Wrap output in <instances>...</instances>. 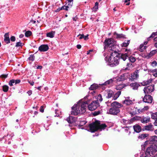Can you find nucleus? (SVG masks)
Returning <instances> with one entry per match:
<instances>
[{"label": "nucleus", "mask_w": 157, "mask_h": 157, "mask_svg": "<svg viewBox=\"0 0 157 157\" xmlns=\"http://www.w3.org/2000/svg\"><path fill=\"white\" fill-rule=\"evenodd\" d=\"M113 39L109 38L105 40L104 43L105 46L104 48L105 49L108 48H110L112 46L113 44Z\"/></svg>", "instance_id": "6e6552de"}, {"label": "nucleus", "mask_w": 157, "mask_h": 157, "mask_svg": "<svg viewBox=\"0 0 157 157\" xmlns=\"http://www.w3.org/2000/svg\"><path fill=\"white\" fill-rule=\"evenodd\" d=\"M117 53L111 54L110 56L108 58L107 57L105 58V60L107 64L111 67H113L118 65L119 63V57Z\"/></svg>", "instance_id": "f03ea898"}, {"label": "nucleus", "mask_w": 157, "mask_h": 157, "mask_svg": "<svg viewBox=\"0 0 157 157\" xmlns=\"http://www.w3.org/2000/svg\"><path fill=\"white\" fill-rule=\"evenodd\" d=\"M129 61L132 63H134L136 60V58L134 56H131L129 57Z\"/></svg>", "instance_id": "e433bc0d"}, {"label": "nucleus", "mask_w": 157, "mask_h": 157, "mask_svg": "<svg viewBox=\"0 0 157 157\" xmlns=\"http://www.w3.org/2000/svg\"><path fill=\"white\" fill-rule=\"evenodd\" d=\"M49 48L47 45H42L39 48V50L41 52H45L47 51Z\"/></svg>", "instance_id": "4468645a"}, {"label": "nucleus", "mask_w": 157, "mask_h": 157, "mask_svg": "<svg viewBox=\"0 0 157 157\" xmlns=\"http://www.w3.org/2000/svg\"><path fill=\"white\" fill-rule=\"evenodd\" d=\"M99 105L98 100L94 101L88 105V108L90 110L93 111L96 109Z\"/></svg>", "instance_id": "0eeeda50"}, {"label": "nucleus", "mask_w": 157, "mask_h": 157, "mask_svg": "<svg viewBox=\"0 0 157 157\" xmlns=\"http://www.w3.org/2000/svg\"><path fill=\"white\" fill-rule=\"evenodd\" d=\"M15 83V80L12 79L10 80L9 84L10 86H12L13 85V83Z\"/></svg>", "instance_id": "a19ab883"}, {"label": "nucleus", "mask_w": 157, "mask_h": 157, "mask_svg": "<svg viewBox=\"0 0 157 157\" xmlns=\"http://www.w3.org/2000/svg\"><path fill=\"white\" fill-rule=\"evenodd\" d=\"M137 112H138L139 113H142L143 112H144V110H143V109H138Z\"/></svg>", "instance_id": "bf43d9fd"}, {"label": "nucleus", "mask_w": 157, "mask_h": 157, "mask_svg": "<svg viewBox=\"0 0 157 157\" xmlns=\"http://www.w3.org/2000/svg\"><path fill=\"white\" fill-rule=\"evenodd\" d=\"M87 102L84 99L79 101L76 104L72 107L71 113L72 115H77L79 114L83 113L86 111Z\"/></svg>", "instance_id": "f257e3e1"}, {"label": "nucleus", "mask_w": 157, "mask_h": 157, "mask_svg": "<svg viewBox=\"0 0 157 157\" xmlns=\"http://www.w3.org/2000/svg\"><path fill=\"white\" fill-rule=\"evenodd\" d=\"M150 144H155V143L157 141V136H153L150 138L149 140Z\"/></svg>", "instance_id": "dca6fc26"}, {"label": "nucleus", "mask_w": 157, "mask_h": 157, "mask_svg": "<svg viewBox=\"0 0 157 157\" xmlns=\"http://www.w3.org/2000/svg\"><path fill=\"white\" fill-rule=\"evenodd\" d=\"M157 52V50H153L151 51L149 55L150 56H152L154 55L155 53H156Z\"/></svg>", "instance_id": "c03bdc74"}, {"label": "nucleus", "mask_w": 157, "mask_h": 157, "mask_svg": "<svg viewBox=\"0 0 157 157\" xmlns=\"http://www.w3.org/2000/svg\"><path fill=\"white\" fill-rule=\"evenodd\" d=\"M106 127L105 124H100V123L98 121H96L89 124V131L91 132H94L98 129L101 130L104 129Z\"/></svg>", "instance_id": "20e7f679"}, {"label": "nucleus", "mask_w": 157, "mask_h": 157, "mask_svg": "<svg viewBox=\"0 0 157 157\" xmlns=\"http://www.w3.org/2000/svg\"><path fill=\"white\" fill-rule=\"evenodd\" d=\"M124 76V75H123L121 76V78L120 77H117L116 78H113L112 79H110L107 81H106L103 84V85L107 86L109 85V86L111 85L112 84V83L113 81H122L124 79V78H121L122 77Z\"/></svg>", "instance_id": "423d86ee"}, {"label": "nucleus", "mask_w": 157, "mask_h": 157, "mask_svg": "<svg viewBox=\"0 0 157 157\" xmlns=\"http://www.w3.org/2000/svg\"><path fill=\"white\" fill-rule=\"evenodd\" d=\"M68 8L66 6H62L61 7V9L62 10H68Z\"/></svg>", "instance_id": "8fccbe9b"}, {"label": "nucleus", "mask_w": 157, "mask_h": 157, "mask_svg": "<svg viewBox=\"0 0 157 157\" xmlns=\"http://www.w3.org/2000/svg\"><path fill=\"white\" fill-rule=\"evenodd\" d=\"M4 40L6 44H8L10 43V41L9 36L8 33H6L4 35Z\"/></svg>", "instance_id": "5701e85b"}, {"label": "nucleus", "mask_w": 157, "mask_h": 157, "mask_svg": "<svg viewBox=\"0 0 157 157\" xmlns=\"http://www.w3.org/2000/svg\"><path fill=\"white\" fill-rule=\"evenodd\" d=\"M141 117L136 116L129 120V123H132L135 121H141Z\"/></svg>", "instance_id": "f3484780"}, {"label": "nucleus", "mask_w": 157, "mask_h": 157, "mask_svg": "<svg viewBox=\"0 0 157 157\" xmlns=\"http://www.w3.org/2000/svg\"><path fill=\"white\" fill-rule=\"evenodd\" d=\"M139 76L137 72H135L133 74H132L129 77V80L132 81L138 77Z\"/></svg>", "instance_id": "2eb2a0df"}, {"label": "nucleus", "mask_w": 157, "mask_h": 157, "mask_svg": "<svg viewBox=\"0 0 157 157\" xmlns=\"http://www.w3.org/2000/svg\"><path fill=\"white\" fill-rule=\"evenodd\" d=\"M152 81V79L151 78L146 81H144L142 83V85L144 86L149 84Z\"/></svg>", "instance_id": "7c9ffc66"}, {"label": "nucleus", "mask_w": 157, "mask_h": 157, "mask_svg": "<svg viewBox=\"0 0 157 157\" xmlns=\"http://www.w3.org/2000/svg\"><path fill=\"white\" fill-rule=\"evenodd\" d=\"M152 75L155 77H157V69L154 70L152 71Z\"/></svg>", "instance_id": "ea45409f"}, {"label": "nucleus", "mask_w": 157, "mask_h": 157, "mask_svg": "<svg viewBox=\"0 0 157 157\" xmlns=\"http://www.w3.org/2000/svg\"><path fill=\"white\" fill-rule=\"evenodd\" d=\"M55 32L54 31H52L51 32L48 33L47 36L50 38H53L54 37Z\"/></svg>", "instance_id": "2f4dec72"}, {"label": "nucleus", "mask_w": 157, "mask_h": 157, "mask_svg": "<svg viewBox=\"0 0 157 157\" xmlns=\"http://www.w3.org/2000/svg\"><path fill=\"white\" fill-rule=\"evenodd\" d=\"M129 85L133 90H137L139 86V84L136 83L129 84Z\"/></svg>", "instance_id": "393cba45"}, {"label": "nucleus", "mask_w": 157, "mask_h": 157, "mask_svg": "<svg viewBox=\"0 0 157 157\" xmlns=\"http://www.w3.org/2000/svg\"><path fill=\"white\" fill-rule=\"evenodd\" d=\"M129 120H127L124 119H123L122 120L121 122L122 123H124L125 124H130L131 123H129Z\"/></svg>", "instance_id": "58836bf2"}, {"label": "nucleus", "mask_w": 157, "mask_h": 157, "mask_svg": "<svg viewBox=\"0 0 157 157\" xmlns=\"http://www.w3.org/2000/svg\"><path fill=\"white\" fill-rule=\"evenodd\" d=\"M157 35V32L155 33H153L150 36V37H154L155 36Z\"/></svg>", "instance_id": "4d7b16f0"}, {"label": "nucleus", "mask_w": 157, "mask_h": 157, "mask_svg": "<svg viewBox=\"0 0 157 157\" xmlns=\"http://www.w3.org/2000/svg\"><path fill=\"white\" fill-rule=\"evenodd\" d=\"M154 41L155 42V47L157 48V37L155 38L154 39Z\"/></svg>", "instance_id": "864d4df0"}, {"label": "nucleus", "mask_w": 157, "mask_h": 157, "mask_svg": "<svg viewBox=\"0 0 157 157\" xmlns=\"http://www.w3.org/2000/svg\"><path fill=\"white\" fill-rule=\"evenodd\" d=\"M129 85V83L128 82L126 84H121L117 86L116 88L117 90H120L123 88L124 87Z\"/></svg>", "instance_id": "412c9836"}, {"label": "nucleus", "mask_w": 157, "mask_h": 157, "mask_svg": "<svg viewBox=\"0 0 157 157\" xmlns=\"http://www.w3.org/2000/svg\"><path fill=\"white\" fill-rule=\"evenodd\" d=\"M86 123V121H82L80 122V123H79V125L81 126H83L85 125Z\"/></svg>", "instance_id": "603ef678"}, {"label": "nucleus", "mask_w": 157, "mask_h": 157, "mask_svg": "<svg viewBox=\"0 0 157 157\" xmlns=\"http://www.w3.org/2000/svg\"><path fill=\"white\" fill-rule=\"evenodd\" d=\"M73 0H68L67 1L66 6L68 8H71L73 4Z\"/></svg>", "instance_id": "c85d7f7f"}, {"label": "nucleus", "mask_w": 157, "mask_h": 157, "mask_svg": "<svg viewBox=\"0 0 157 157\" xmlns=\"http://www.w3.org/2000/svg\"><path fill=\"white\" fill-rule=\"evenodd\" d=\"M114 94V92L111 90H107L106 91L105 96L107 98H109L113 97Z\"/></svg>", "instance_id": "f8f14e48"}, {"label": "nucleus", "mask_w": 157, "mask_h": 157, "mask_svg": "<svg viewBox=\"0 0 157 157\" xmlns=\"http://www.w3.org/2000/svg\"><path fill=\"white\" fill-rule=\"evenodd\" d=\"M35 58V56L33 55H30L29 57V60L33 61L34 60Z\"/></svg>", "instance_id": "a18cd8bd"}, {"label": "nucleus", "mask_w": 157, "mask_h": 157, "mask_svg": "<svg viewBox=\"0 0 157 157\" xmlns=\"http://www.w3.org/2000/svg\"><path fill=\"white\" fill-rule=\"evenodd\" d=\"M117 47L116 45H115L113 44L112 46L110 48H108V49L109 51L110 50L114 52V53L113 52V54L117 53V51L115 49V48Z\"/></svg>", "instance_id": "4be33fe9"}, {"label": "nucleus", "mask_w": 157, "mask_h": 157, "mask_svg": "<svg viewBox=\"0 0 157 157\" xmlns=\"http://www.w3.org/2000/svg\"><path fill=\"white\" fill-rule=\"evenodd\" d=\"M9 89V87L6 85H4L3 86V90L5 92H7Z\"/></svg>", "instance_id": "4c0bfd02"}, {"label": "nucleus", "mask_w": 157, "mask_h": 157, "mask_svg": "<svg viewBox=\"0 0 157 157\" xmlns=\"http://www.w3.org/2000/svg\"><path fill=\"white\" fill-rule=\"evenodd\" d=\"M149 121L150 118L149 117H141V121L143 123H147Z\"/></svg>", "instance_id": "a878e982"}, {"label": "nucleus", "mask_w": 157, "mask_h": 157, "mask_svg": "<svg viewBox=\"0 0 157 157\" xmlns=\"http://www.w3.org/2000/svg\"><path fill=\"white\" fill-rule=\"evenodd\" d=\"M94 11H96L98 9V6H95L94 7Z\"/></svg>", "instance_id": "680f3d73"}, {"label": "nucleus", "mask_w": 157, "mask_h": 157, "mask_svg": "<svg viewBox=\"0 0 157 157\" xmlns=\"http://www.w3.org/2000/svg\"><path fill=\"white\" fill-rule=\"evenodd\" d=\"M148 143H150L149 140L146 141L145 142L144 144L142 145V149H144L145 146Z\"/></svg>", "instance_id": "79ce46f5"}, {"label": "nucleus", "mask_w": 157, "mask_h": 157, "mask_svg": "<svg viewBox=\"0 0 157 157\" xmlns=\"http://www.w3.org/2000/svg\"><path fill=\"white\" fill-rule=\"evenodd\" d=\"M114 35L115 37H116L117 38H119L122 37L121 35L117 34L116 33H114Z\"/></svg>", "instance_id": "49530a36"}, {"label": "nucleus", "mask_w": 157, "mask_h": 157, "mask_svg": "<svg viewBox=\"0 0 157 157\" xmlns=\"http://www.w3.org/2000/svg\"><path fill=\"white\" fill-rule=\"evenodd\" d=\"M21 82V80L20 79H17L15 80V84L19 83Z\"/></svg>", "instance_id": "052dcab7"}, {"label": "nucleus", "mask_w": 157, "mask_h": 157, "mask_svg": "<svg viewBox=\"0 0 157 157\" xmlns=\"http://www.w3.org/2000/svg\"><path fill=\"white\" fill-rule=\"evenodd\" d=\"M31 33H32L30 31H28L25 32V35L26 36L28 37L31 35Z\"/></svg>", "instance_id": "37998d69"}, {"label": "nucleus", "mask_w": 157, "mask_h": 157, "mask_svg": "<svg viewBox=\"0 0 157 157\" xmlns=\"http://www.w3.org/2000/svg\"><path fill=\"white\" fill-rule=\"evenodd\" d=\"M98 100H99L100 101H101L102 100L101 96L100 94L98 95Z\"/></svg>", "instance_id": "3c124183"}, {"label": "nucleus", "mask_w": 157, "mask_h": 157, "mask_svg": "<svg viewBox=\"0 0 157 157\" xmlns=\"http://www.w3.org/2000/svg\"><path fill=\"white\" fill-rule=\"evenodd\" d=\"M27 93L30 96L32 94V91L31 90H29L27 92Z\"/></svg>", "instance_id": "338daca9"}, {"label": "nucleus", "mask_w": 157, "mask_h": 157, "mask_svg": "<svg viewBox=\"0 0 157 157\" xmlns=\"http://www.w3.org/2000/svg\"><path fill=\"white\" fill-rule=\"evenodd\" d=\"M67 121L69 123L71 124L75 122V117L70 116L67 119Z\"/></svg>", "instance_id": "b1692460"}, {"label": "nucleus", "mask_w": 157, "mask_h": 157, "mask_svg": "<svg viewBox=\"0 0 157 157\" xmlns=\"http://www.w3.org/2000/svg\"><path fill=\"white\" fill-rule=\"evenodd\" d=\"M128 57V56L126 53L124 54H122L121 56V58L124 61Z\"/></svg>", "instance_id": "72a5a7b5"}, {"label": "nucleus", "mask_w": 157, "mask_h": 157, "mask_svg": "<svg viewBox=\"0 0 157 157\" xmlns=\"http://www.w3.org/2000/svg\"><path fill=\"white\" fill-rule=\"evenodd\" d=\"M55 112H56V114H57H57H56V115H55V116H57V117H58L59 116V113H58V112H59V111L58 110H55Z\"/></svg>", "instance_id": "0e129e2a"}, {"label": "nucleus", "mask_w": 157, "mask_h": 157, "mask_svg": "<svg viewBox=\"0 0 157 157\" xmlns=\"http://www.w3.org/2000/svg\"><path fill=\"white\" fill-rule=\"evenodd\" d=\"M148 135L146 134H142L140 135L138 137L139 138L141 139H143L145 138L146 137L148 136Z\"/></svg>", "instance_id": "f704fd0d"}, {"label": "nucleus", "mask_w": 157, "mask_h": 157, "mask_svg": "<svg viewBox=\"0 0 157 157\" xmlns=\"http://www.w3.org/2000/svg\"><path fill=\"white\" fill-rule=\"evenodd\" d=\"M147 44V41H146L144 42V44H141L140 46L139 50L141 52L144 51L147 47V46H146Z\"/></svg>", "instance_id": "ddd939ff"}, {"label": "nucleus", "mask_w": 157, "mask_h": 157, "mask_svg": "<svg viewBox=\"0 0 157 157\" xmlns=\"http://www.w3.org/2000/svg\"><path fill=\"white\" fill-rule=\"evenodd\" d=\"M121 94V92L120 91H118L117 93H116L113 96V99L114 100H116L119 96Z\"/></svg>", "instance_id": "cd10ccee"}, {"label": "nucleus", "mask_w": 157, "mask_h": 157, "mask_svg": "<svg viewBox=\"0 0 157 157\" xmlns=\"http://www.w3.org/2000/svg\"><path fill=\"white\" fill-rule=\"evenodd\" d=\"M145 130H150V131L153 130V128H152V125H151V124L146 126L145 127Z\"/></svg>", "instance_id": "473e14b6"}, {"label": "nucleus", "mask_w": 157, "mask_h": 157, "mask_svg": "<svg viewBox=\"0 0 157 157\" xmlns=\"http://www.w3.org/2000/svg\"><path fill=\"white\" fill-rule=\"evenodd\" d=\"M62 9H61V8L59 7L56 10V12H58L60 10H61Z\"/></svg>", "instance_id": "69168bd1"}, {"label": "nucleus", "mask_w": 157, "mask_h": 157, "mask_svg": "<svg viewBox=\"0 0 157 157\" xmlns=\"http://www.w3.org/2000/svg\"><path fill=\"white\" fill-rule=\"evenodd\" d=\"M80 36L79 37V39H81L82 38H83L84 37V35L83 34H82V35H79L78 36Z\"/></svg>", "instance_id": "e2e57ef3"}, {"label": "nucleus", "mask_w": 157, "mask_h": 157, "mask_svg": "<svg viewBox=\"0 0 157 157\" xmlns=\"http://www.w3.org/2000/svg\"><path fill=\"white\" fill-rule=\"evenodd\" d=\"M152 98L149 95H146L143 99L144 102L151 103L152 102Z\"/></svg>", "instance_id": "9b49d317"}, {"label": "nucleus", "mask_w": 157, "mask_h": 157, "mask_svg": "<svg viewBox=\"0 0 157 157\" xmlns=\"http://www.w3.org/2000/svg\"><path fill=\"white\" fill-rule=\"evenodd\" d=\"M154 85H152L145 87L144 90L145 94H148L152 92L154 90Z\"/></svg>", "instance_id": "9d476101"}, {"label": "nucleus", "mask_w": 157, "mask_h": 157, "mask_svg": "<svg viewBox=\"0 0 157 157\" xmlns=\"http://www.w3.org/2000/svg\"><path fill=\"white\" fill-rule=\"evenodd\" d=\"M129 43V40H128L127 42H124L121 44V46L123 47H127V46Z\"/></svg>", "instance_id": "c9c22d12"}, {"label": "nucleus", "mask_w": 157, "mask_h": 157, "mask_svg": "<svg viewBox=\"0 0 157 157\" xmlns=\"http://www.w3.org/2000/svg\"><path fill=\"white\" fill-rule=\"evenodd\" d=\"M10 40L12 41H14L15 40V38L14 36H12L10 37Z\"/></svg>", "instance_id": "6e6d98bb"}, {"label": "nucleus", "mask_w": 157, "mask_h": 157, "mask_svg": "<svg viewBox=\"0 0 157 157\" xmlns=\"http://www.w3.org/2000/svg\"><path fill=\"white\" fill-rule=\"evenodd\" d=\"M127 111L132 115H134L137 113L138 109L133 107H128L126 108Z\"/></svg>", "instance_id": "1a4fd4ad"}, {"label": "nucleus", "mask_w": 157, "mask_h": 157, "mask_svg": "<svg viewBox=\"0 0 157 157\" xmlns=\"http://www.w3.org/2000/svg\"><path fill=\"white\" fill-rule=\"evenodd\" d=\"M122 103L126 105H129L130 104H132V100L129 99L128 98H127L124 100L123 101Z\"/></svg>", "instance_id": "aec40b11"}, {"label": "nucleus", "mask_w": 157, "mask_h": 157, "mask_svg": "<svg viewBox=\"0 0 157 157\" xmlns=\"http://www.w3.org/2000/svg\"><path fill=\"white\" fill-rule=\"evenodd\" d=\"M133 66L132 64L131 63H128L127 65V67L125 68H124V70H130L132 69Z\"/></svg>", "instance_id": "bb28decb"}, {"label": "nucleus", "mask_w": 157, "mask_h": 157, "mask_svg": "<svg viewBox=\"0 0 157 157\" xmlns=\"http://www.w3.org/2000/svg\"><path fill=\"white\" fill-rule=\"evenodd\" d=\"M8 75H1L0 77L2 78H5L7 77Z\"/></svg>", "instance_id": "5fc2aeb1"}, {"label": "nucleus", "mask_w": 157, "mask_h": 157, "mask_svg": "<svg viewBox=\"0 0 157 157\" xmlns=\"http://www.w3.org/2000/svg\"><path fill=\"white\" fill-rule=\"evenodd\" d=\"M157 63L156 61H154L151 63V65L153 66H156Z\"/></svg>", "instance_id": "09e8293b"}, {"label": "nucleus", "mask_w": 157, "mask_h": 157, "mask_svg": "<svg viewBox=\"0 0 157 157\" xmlns=\"http://www.w3.org/2000/svg\"><path fill=\"white\" fill-rule=\"evenodd\" d=\"M40 111L41 112H44V109L43 108V106H41V107H40Z\"/></svg>", "instance_id": "774afa93"}, {"label": "nucleus", "mask_w": 157, "mask_h": 157, "mask_svg": "<svg viewBox=\"0 0 157 157\" xmlns=\"http://www.w3.org/2000/svg\"><path fill=\"white\" fill-rule=\"evenodd\" d=\"M22 43L21 42H17L16 43V47H21L22 46Z\"/></svg>", "instance_id": "de8ad7c7"}, {"label": "nucleus", "mask_w": 157, "mask_h": 157, "mask_svg": "<svg viewBox=\"0 0 157 157\" xmlns=\"http://www.w3.org/2000/svg\"><path fill=\"white\" fill-rule=\"evenodd\" d=\"M156 151H157V143L148 147L145 154L143 155L144 157H150L151 154H153Z\"/></svg>", "instance_id": "39448f33"}, {"label": "nucleus", "mask_w": 157, "mask_h": 157, "mask_svg": "<svg viewBox=\"0 0 157 157\" xmlns=\"http://www.w3.org/2000/svg\"><path fill=\"white\" fill-rule=\"evenodd\" d=\"M151 117L152 119L155 120L154 124L155 126H157V112L152 113L151 115Z\"/></svg>", "instance_id": "6ab92c4d"}, {"label": "nucleus", "mask_w": 157, "mask_h": 157, "mask_svg": "<svg viewBox=\"0 0 157 157\" xmlns=\"http://www.w3.org/2000/svg\"><path fill=\"white\" fill-rule=\"evenodd\" d=\"M122 106L121 104L117 101L113 102L111 104V108L109 110V113L112 115H117L120 111L119 108Z\"/></svg>", "instance_id": "7ed1b4c3"}, {"label": "nucleus", "mask_w": 157, "mask_h": 157, "mask_svg": "<svg viewBox=\"0 0 157 157\" xmlns=\"http://www.w3.org/2000/svg\"><path fill=\"white\" fill-rule=\"evenodd\" d=\"M143 110H144V111H146L147 110L149 109V107L148 106H145L144 108H143Z\"/></svg>", "instance_id": "13d9d810"}, {"label": "nucleus", "mask_w": 157, "mask_h": 157, "mask_svg": "<svg viewBox=\"0 0 157 157\" xmlns=\"http://www.w3.org/2000/svg\"><path fill=\"white\" fill-rule=\"evenodd\" d=\"M98 87V85L96 84H94L91 85L89 89L90 90H94L97 89Z\"/></svg>", "instance_id": "c756f323"}, {"label": "nucleus", "mask_w": 157, "mask_h": 157, "mask_svg": "<svg viewBox=\"0 0 157 157\" xmlns=\"http://www.w3.org/2000/svg\"><path fill=\"white\" fill-rule=\"evenodd\" d=\"M133 128L134 131L136 132H139L141 130V127L138 124L134 125Z\"/></svg>", "instance_id": "a211bd4d"}]
</instances>
